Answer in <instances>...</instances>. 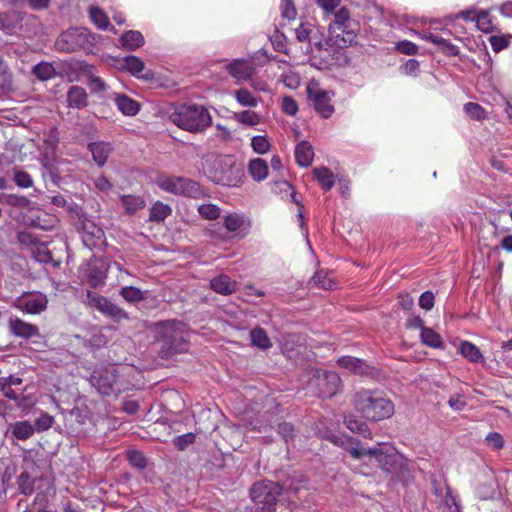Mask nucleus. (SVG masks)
I'll list each match as a JSON object with an SVG mask.
<instances>
[{"instance_id": "1", "label": "nucleus", "mask_w": 512, "mask_h": 512, "mask_svg": "<svg viewBox=\"0 0 512 512\" xmlns=\"http://www.w3.org/2000/svg\"><path fill=\"white\" fill-rule=\"evenodd\" d=\"M331 442L343 447L354 459H367L365 464L381 468L383 471L391 473L399 465V456L392 449L379 445L373 448H364L360 442L354 438L341 440L338 436H331Z\"/></svg>"}, {"instance_id": "2", "label": "nucleus", "mask_w": 512, "mask_h": 512, "mask_svg": "<svg viewBox=\"0 0 512 512\" xmlns=\"http://www.w3.org/2000/svg\"><path fill=\"white\" fill-rule=\"evenodd\" d=\"M154 342L158 346V356L165 360L185 353L189 349L185 326L181 321L174 319L155 324Z\"/></svg>"}, {"instance_id": "3", "label": "nucleus", "mask_w": 512, "mask_h": 512, "mask_svg": "<svg viewBox=\"0 0 512 512\" xmlns=\"http://www.w3.org/2000/svg\"><path fill=\"white\" fill-rule=\"evenodd\" d=\"M353 405L363 418L378 422L394 414V404L380 390L361 389L354 394Z\"/></svg>"}, {"instance_id": "4", "label": "nucleus", "mask_w": 512, "mask_h": 512, "mask_svg": "<svg viewBox=\"0 0 512 512\" xmlns=\"http://www.w3.org/2000/svg\"><path fill=\"white\" fill-rule=\"evenodd\" d=\"M205 173L214 183L237 187L244 177V169L232 155H215L205 162Z\"/></svg>"}, {"instance_id": "5", "label": "nucleus", "mask_w": 512, "mask_h": 512, "mask_svg": "<svg viewBox=\"0 0 512 512\" xmlns=\"http://www.w3.org/2000/svg\"><path fill=\"white\" fill-rule=\"evenodd\" d=\"M170 119L179 128L192 133L202 132L212 124L209 111L198 104L180 105L171 114Z\"/></svg>"}, {"instance_id": "6", "label": "nucleus", "mask_w": 512, "mask_h": 512, "mask_svg": "<svg viewBox=\"0 0 512 512\" xmlns=\"http://www.w3.org/2000/svg\"><path fill=\"white\" fill-rule=\"evenodd\" d=\"M280 495V488L274 481L257 482L250 489L256 512H274Z\"/></svg>"}, {"instance_id": "7", "label": "nucleus", "mask_w": 512, "mask_h": 512, "mask_svg": "<svg viewBox=\"0 0 512 512\" xmlns=\"http://www.w3.org/2000/svg\"><path fill=\"white\" fill-rule=\"evenodd\" d=\"M95 37L86 28H70L62 32L55 47L59 52L73 53L94 43Z\"/></svg>"}, {"instance_id": "8", "label": "nucleus", "mask_w": 512, "mask_h": 512, "mask_svg": "<svg viewBox=\"0 0 512 512\" xmlns=\"http://www.w3.org/2000/svg\"><path fill=\"white\" fill-rule=\"evenodd\" d=\"M37 17L24 11L11 9L0 12V31L14 35L18 31L27 32V27L35 25Z\"/></svg>"}, {"instance_id": "9", "label": "nucleus", "mask_w": 512, "mask_h": 512, "mask_svg": "<svg viewBox=\"0 0 512 512\" xmlns=\"http://www.w3.org/2000/svg\"><path fill=\"white\" fill-rule=\"evenodd\" d=\"M86 302L87 304L97 309L104 316L111 318L114 322H121L124 320H129V314L120 306L110 301L105 296L94 293L90 290L86 293Z\"/></svg>"}, {"instance_id": "10", "label": "nucleus", "mask_w": 512, "mask_h": 512, "mask_svg": "<svg viewBox=\"0 0 512 512\" xmlns=\"http://www.w3.org/2000/svg\"><path fill=\"white\" fill-rule=\"evenodd\" d=\"M280 488V494L286 495L289 499L296 497L300 499L302 490L307 489V479L299 471H291L278 478L275 482Z\"/></svg>"}, {"instance_id": "11", "label": "nucleus", "mask_w": 512, "mask_h": 512, "mask_svg": "<svg viewBox=\"0 0 512 512\" xmlns=\"http://www.w3.org/2000/svg\"><path fill=\"white\" fill-rule=\"evenodd\" d=\"M312 383L316 386L320 397L331 398L339 392L341 379L336 372L317 371L312 379Z\"/></svg>"}, {"instance_id": "12", "label": "nucleus", "mask_w": 512, "mask_h": 512, "mask_svg": "<svg viewBox=\"0 0 512 512\" xmlns=\"http://www.w3.org/2000/svg\"><path fill=\"white\" fill-rule=\"evenodd\" d=\"M337 364L345 368L356 375L366 376L369 378H376L379 374V370L367 364L364 360L352 357V356H342L338 358Z\"/></svg>"}, {"instance_id": "13", "label": "nucleus", "mask_w": 512, "mask_h": 512, "mask_svg": "<svg viewBox=\"0 0 512 512\" xmlns=\"http://www.w3.org/2000/svg\"><path fill=\"white\" fill-rule=\"evenodd\" d=\"M40 166H41V175L46 182L50 180L51 183L60 187L62 183V169L60 167V161L57 157H52L50 155H40Z\"/></svg>"}, {"instance_id": "14", "label": "nucleus", "mask_w": 512, "mask_h": 512, "mask_svg": "<svg viewBox=\"0 0 512 512\" xmlns=\"http://www.w3.org/2000/svg\"><path fill=\"white\" fill-rule=\"evenodd\" d=\"M308 98L312 101L315 111L323 118H329L334 113V106L328 92L322 89L307 88Z\"/></svg>"}, {"instance_id": "15", "label": "nucleus", "mask_w": 512, "mask_h": 512, "mask_svg": "<svg viewBox=\"0 0 512 512\" xmlns=\"http://www.w3.org/2000/svg\"><path fill=\"white\" fill-rule=\"evenodd\" d=\"M227 72L237 80V83L246 81L255 72L253 64L244 59H235L226 65Z\"/></svg>"}, {"instance_id": "16", "label": "nucleus", "mask_w": 512, "mask_h": 512, "mask_svg": "<svg viewBox=\"0 0 512 512\" xmlns=\"http://www.w3.org/2000/svg\"><path fill=\"white\" fill-rule=\"evenodd\" d=\"M8 326L10 333L19 338L29 339L39 335L38 326L27 323L18 317H10Z\"/></svg>"}, {"instance_id": "17", "label": "nucleus", "mask_w": 512, "mask_h": 512, "mask_svg": "<svg viewBox=\"0 0 512 512\" xmlns=\"http://www.w3.org/2000/svg\"><path fill=\"white\" fill-rule=\"evenodd\" d=\"M90 384L102 394L109 396L113 393L115 376L108 371H95L90 376Z\"/></svg>"}, {"instance_id": "18", "label": "nucleus", "mask_w": 512, "mask_h": 512, "mask_svg": "<svg viewBox=\"0 0 512 512\" xmlns=\"http://www.w3.org/2000/svg\"><path fill=\"white\" fill-rule=\"evenodd\" d=\"M353 26H355L354 22L353 24L340 26L341 28L338 31L339 36L336 38L329 34L325 44L329 47L336 46L338 48L350 46L356 38L355 28Z\"/></svg>"}, {"instance_id": "19", "label": "nucleus", "mask_w": 512, "mask_h": 512, "mask_svg": "<svg viewBox=\"0 0 512 512\" xmlns=\"http://www.w3.org/2000/svg\"><path fill=\"white\" fill-rule=\"evenodd\" d=\"M223 226L228 232L237 233L244 237L249 230L245 217L238 213H229L223 218Z\"/></svg>"}, {"instance_id": "20", "label": "nucleus", "mask_w": 512, "mask_h": 512, "mask_svg": "<svg viewBox=\"0 0 512 512\" xmlns=\"http://www.w3.org/2000/svg\"><path fill=\"white\" fill-rule=\"evenodd\" d=\"M66 101L69 108L80 110L87 107L88 94L83 87L73 85L67 91Z\"/></svg>"}, {"instance_id": "21", "label": "nucleus", "mask_w": 512, "mask_h": 512, "mask_svg": "<svg viewBox=\"0 0 512 512\" xmlns=\"http://www.w3.org/2000/svg\"><path fill=\"white\" fill-rule=\"evenodd\" d=\"M145 68L144 62L136 56H126L122 59L121 69L128 71L135 77H142L143 79H152L153 73L147 71L144 75H140Z\"/></svg>"}, {"instance_id": "22", "label": "nucleus", "mask_w": 512, "mask_h": 512, "mask_svg": "<svg viewBox=\"0 0 512 512\" xmlns=\"http://www.w3.org/2000/svg\"><path fill=\"white\" fill-rule=\"evenodd\" d=\"M210 288L218 294L230 295L237 290V283L228 275L220 274L210 280Z\"/></svg>"}, {"instance_id": "23", "label": "nucleus", "mask_w": 512, "mask_h": 512, "mask_svg": "<svg viewBox=\"0 0 512 512\" xmlns=\"http://www.w3.org/2000/svg\"><path fill=\"white\" fill-rule=\"evenodd\" d=\"M119 42L122 48L135 51L144 45L145 39L141 32L128 30L121 35Z\"/></svg>"}, {"instance_id": "24", "label": "nucleus", "mask_w": 512, "mask_h": 512, "mask_svg": "<svg viewBox=\"0 0 512 512\" xmlns=\"http://www.w3.org/2000/svg\"><path fill=\"white\" fill-rule=\"evenodd\" d=\"M88 149L92 154L93 160L100 167L106 163L112 151L111 145L103 141L89 143Z\"/></svg>"}, {"instance_id": "25", "label": "nucleus", "mask_w": 512, "mask_h": 512, "mask_svg": "<svg viewBox=\"0 0 512 512\" xmlns=\"http://www.w3.org/2000/svg\"><path fill=\"white\" fill-rule=\"evenodd\" d=\"M334 14V21L329 24L328 32L333 37L339 36L340 26L353 24V20L350 17V11L346 7H341Z\"/></svg>"}, {"instance_id": "26", "label": "nucleus", "mask_w": 512, "mask_h": 512, "mask_svg": "<svg viewBox=\"0 0 512 512\" xmlns=\"http://www.w3.org/2000/svg\"><path fill=\"white\" fill-rule=\"evenodd\" d=\"M81 229L84 233L83 241L87 246H95L96 240H101L104 236L102 228L91 221H86V219L82 221Z\"/></svg>"}, {"instance_id": "27", "label": "nucleus", "mask_w": 512, "mask_h": 512, "mask_svg": "<svg viewBox=\"0 0 512 512\" xmlns=\"http://www.w3.org/2000/svg\"><path fill=\"white\" fill-rule=\"evenodd\" d=\"M314 157L313 147L308 141H301L295 148V159L296 162L302 167H308L311 165Z\"/></svg>"}, {"instance_id": "28", "label": "nucleus", "mask_w": 512, "mask_h": 512, "mask_svg": "<svg viewBox=\"0 0 512 512\" xmlns=\"http://www.w3.org/2000/svg\"><path fill=\"white\" fill-rule=\"evenodd\" d=\"M115 103L117 108L126 116H134L140 109V104L125 94H118Z\"/></svg>"}, {"instance_id": "29", "label": "nucleus", "mask_w": 512, "mask_h": 512, "mask_svg": "<svg viewBox=\"0 0 512 512\" xmlns=\"http://www.w3.org/2000/svg\"><path fill=\"white\" fill-rule=\"evenodd\" d=\"M458 350L464 358L472 363L484 362V357L479 348L469 341H462Z\"/></svg>"}, {"instance_id": "30", "label": "nucleus", "mask_w": 512, "mask_h": 512, "mask_svg": "<svg viewBox=\"0 0 512 512\" xmlns=\"http://www.w3.org/2000/svg\"><path fill=\"white\" fill-rule=\"evenodd\" d=\"M47 299L40 295L33 298L24 300L20 306V309L29 314H39L46 310Z\"/></svg>"}, {"instance_id": "31", "label": "nucleus", "mask_w": 512, "mask_h": 512, "mask_svg": "<svg viewBox=\"0 0 512 512\" xmlns=\"http://www.w3.org/2000/svg\"><path fill=\"white\" fill-rule=\"evenodd\" d=\"M248 172L251 177L259 182L268 176V165L264 159H252L248 164Z\"/></svg>"}, {"instance_id": "32", "label": "nucleus", "mask_w": 512, "mask_h": 512, "mask_svg": "<svg viewBox=\"0 0 512 512\" xmlns=\"http://www.w3.org/2000/svg\"><path fill=\"white\" fill-rule=\"evenodd\" d=\"M250 340L253 346L261 350H267L272 347V342L262 327H255L250 331Z\"/></svg>"}, {"instance_id": "33", "label": "nucleus", "mask_w": 512, "mask_h": 512, "mask_svg": "<svg viewBox=\"0 0 512 512\" xmlns=\"http://www.w3.org/2000/svg\"><path fill=\"white\" fill-rule=\"evenodd\" d=\"M315 179L325 191H329L335 184L334 174L325 166L313 170Z\"/></svg>"}, {"instance_id": "34", "label": "nucleus", "mask_w": 512, "mask_h": 512, "mask_svg": "<svg viewBox=\"0 0 512 512\" xmlns=\"http://www.w3.org/2000/svg\"><path fill=\"white\" fill-rule=\"evenodd\" d=\"M34 426L29 421H17L12 425V435L18 440L25 441L33 436Z\"/></svg>"}, {"instance_id": "35", "label": "nucleus", "mask_w": 512, "mask_h": 512, "mask_svg": "<svg viewBox=\"0 0 512 512\" xmlns=\"http://www.w3.org/2000/svg\"><path fill=\"white\" fill-rule=\"evenodd\" d=\"M32 74L40 81H47L56 76V70L51 63L40 62L33 66Z\"/></svg>"}, {"instance_id": "36", "label": "nucleus", "mask_w": 512, "mask_h": 512, "mask_svg": "<svg viewBox=\"0 0 512 512\" xmlns=\"http://www.w3.org/2000/svg\"><path fill=\"white\" fill-rule=\"evenodd\" d=\"M119 294L131 304H137L146 299L147 291H142L134 286H125L122 287Z\"/></svg>"}, {"instance_id": "37", "label": "nucleus", "mask_w": 512, "mask_h": 512, "mask_svg": "<svg viewBox=\"0 0 512 512\" xmlns=\"http://www.w3.org/2000/svg\"><path fill=\"white\" fill-rule=\"evenodd\" d=\"M476 25L483 33H492L498 31V27L494 24L488 10H479L476 17Z\"/></svg>"}, {"instance_id": "38", "label": "nucleus", "mask_w": 512, "mask_h": 512, "mask_svg": "<svg viewBox=\"0 0 512 512\" xmlns=\"http://www.w3.org/2000/svg\"><path fill=\"white\" fill-rule=\"evenodd\" d=\"M420 338L423 344L432 348H443V341L437 332L428 327H422Z\"/></svg>"}, {"instance_id": "39", "label": "nucleus", "mask_w": 512, "mask_h": 512, "mask_svg": "<svg viewBox=\"0 0 512 512\" xmlns=\"http://www.w3.org/2000/svg\"><path fill=\"white\" fill-rule=\"evenodd\" d=\"M171 213L172 209L169 205L158 201L150 209L149 220L152 222L160 223L164 221Z\"/></svg>"}, {"instance_id": "40", "label": "nucleus", "mask_w": 512, "mask_h": 512, "mask_svg": "<svg viewBox=\"0 0 512 512\" xmlns=\"http://www.w3.org/2000/svg\"><path fill=\"white\" fill-rule=\"evenodd\" d=\"M121 202L126 210V213L130 215L145 207V201L139 196L123 195L121 197Z\"/></svg>"}, {"instance_id": "41", "label": "nucleus", "mask_w": 512, "mask_h": 512, "mask_svg": "<svg viewBox=\"0 0 512 512\" xmlns=\"http://www.w3.org/2000/svg\"><path fill=\"white\" fill-rule=\"evenodd\" d=\"M181 195L198 199L204 195L200 184L194 180L184 178Z\"/></svg>"}, {"instance_id": "42", "label": "nucleus", "mask_w": 512, "mask_h": 512, "mask_svg": "<svg viewBox=\"0 0 512 512\" xmlns=\"http://www.w3.org/2000/svg\"><path fill=\"white\" fill-rule=\"evenodd\" d=\"M183 177H167L159 182V187L167 192L181 195Z\"/></svg>"}, {"instance_id": "43", "label": "nucleus", "mask_w": 512, "mask_h": 512, "mask_svg": "<svg viewBox=\"0 0 512 512\" xmlns=\"http://www.w3.org/2000/svg\"><path fill=\"white\" fill-rule=\"evenodd\" d=\"M59 138L57 135L56 128L50 130L49 135L43 141L44 152L41 155H50L56 157V151L58 148Z\"/></svg>"}, {"instance_id": "44", "label": "nucleus", "mask_w": 512, "mask_h": 512, "mask_svg": "<svg viewBox=\"0 0 512 512\" xmlns=\"http://www.w3.org/2000/svg\"><path fill=\"white\" fill-rule=\"evenodd\" d=\"M106 273L100 267L92 266L87 273V281L92 288H97L105 284Z\"/></svg>"}, {"instance_id": "45", "label": "nucleus", "mask_w": 512, "mask_h": 512, "mask_svg": "<svg viewBox=\"0 0 512 512\" xmlns=\"http://www.w3.org/2000/svg\"><path fill=\"white\" fill-rule=\"evenodd\" d=\"M90 18L92 22L101 30H106L110 26L108 16L98 7H91L89 9Z\"/></svg>"}, {"instance_id": "46", "label": "nucleus", "mask_w": 512, "mask_h": 512, "mask_svg": "<svg viewBox=\"0 0 512 512\" xmlns=\"http://www.w3.org/2000/svg\"><path fill=\"white\" fill-rule=\"evenodd\" d=\"M0 200L7 205L17 208H26L31 204L28 197L16 194H2Z\"/></svg>"}, {"instance_id": "47", "label": "nucleus", "mask_w": 512, "mask_h": 512, "mask_svg": "<svg viewBox=\"0 0 512 512\" xmlns=\"http://www.w3.org/2000/svg\"><path fill=\"white\" fill-rule=\"evenodd\" d=\"M234 96L237 100V102L245 107H256L257 106V99L253 96V94L245 89L241 88L234 92Z\"/></svg>"}, {"instance_id": "48", "label": "nucleus", "mask_w": 512, "mask_h": 512, "mask_svg": "<svg viewBox=\"0 0 512 512\" xmlns=\"http://www.w3.org/2000/svg\"><path fill=\"white\" fill-rule=\"evenodd\" d=\"M127 460L132 467L139 470L145 469L148 463L146 456L138 450L127 451Z\"/></svg>"}, {"instance_id": "49", "label": "nucleus", "mask_w": 512, "mask_h": 512, "mask_svg": "<svg viewBox=\"0 0 512 512\" xmlns=\"http://www.w3.org/2000/svg\"><path fill=\"white\" fill-rule=\"evenodd\" d=\"M310 284L323 290H330L334 285L333 281L327 278V274L322 270L316 271L310 280Z\"/></svg>"}, {"instance_id": "50", "label": "nucleus", "mask_w": 512, "mask_h": 512, "mask_svg": "<svg viewBox=\"0 0 512 512\" xmlns=\"http://www.w3.org/2000/svg\"><path fill=\"white\" fill-rule=\"evenodd\" d=\"M13 180L19 188H30L33 186V179L31 175L18 168L13 169Z\"/></svg>"}, {"instance_id": "51", "label": "nucleus", "mask_w": 512, "mask_h": 512, "mask_svg": "<svg viewBox=\"0 0 512 512\" xmlns=\"http://www.w3.org/2000/svg\"><path fill=\"white\" fill-rule=\"evenodd\" d=\"M34 480L33 478L27 473L22 472L18 477V489L19 491L24 495H30L34 491Z\"/></svg>"}, {"instance_id": "52", "label": "nucleus", "mask_w": 512, "mask_h": 512, "mask_svg": "<svg viewBox=\"0 0 512 512\" xmlns=\"http://www.w3.org/2000/svg\"><path fill=\"white\" fill-rule=\"evenodd\" d=\"M234 117L239 123L247 126H255L260 122L259 115L256 112L250 110L236 113Z\"/></svg>"}, {"instance_id": "53", "label": "nucleus", "mask_w": 512, "mask_h": 512, "mask_svg": "<svg viewBox=\"0 0 512 512\" xmlns=\"http://www.w3.org/2000/svg\"><path fill=\"white\" fill-rule=\"evenodd\" d=\"M512 35H492L489 37V43L495 53H499L503 49L507 48L510 44L509 39Z\"/></svg>"}, {"instance_id": "54", "label": "nucleus", "mask_w": 512, "mask_h": 512, "mask_svg": "<svg viewBox=\"0 0 512 512\" xmlns=\"http://www.w3.org/2000/svg\"><path fill=\"white\" fill-rule=\"evenodd\" d=\"M464 111L473 120L480 121L485 118V110L478 103H474V102L466 103L464 105Z\"/></svg>"}, {"instance_id": "55", "label": "nucleus", "mask_w": 512, "mask_h": 512, "mask_svg": "<svg viewBox=\"0 0 512 512\" xmlns=\"http://www.w3.org/2000/svg\"><path fill=\"white\" fill-rule=\"evenodd\" d=\"M198 212L208 220H214L220 216V208L214 204H202L199 206Z\"/></svg>"}, {"instance_id": "56", "label": "nucleus", "mask_w": 512, "mask_h": 512, "mask_svg": "<svg viewBox=\"0 0 512 512\" xmlns=\"http://www.w3.org/2000/svg\"><path fill=\"white\" fill-rule=\"evenodd\" d=\"M54 418L48 413H42L34 422V429L37 432H43L52 427Z\"/></svg>"}, {"instance_id": "57", "label": "nucleus", "mask_w": 512, "mask_h": 512, "mask_svg": "<svg viewBox=\"0 0 512 512\" xmlns=\"http://www.w3.org/2000/svg\"><path fill=\"white\" fill-rule=\"evenodd\" d=\"M196 436L194 433H186L179 435L173 439V445L179 450L184 451L189 445L195 442Z\"/></svg>"}, {"instance_id": "58", "label": "nucleus", "mask_w": 512, "mask_h": 512, "mask_svg": "<svg viewBox=\"0 0 512 512\" xmlns=\"http://www.w3.org/2000/svg\"><path fill=\"white\" fill-rule=\"evenodd\" d=\"M313 32V26L309 23H301L298 28L295 29L296 39L299 42L311 43V34Z\"/></svg>"}, {"instance_id": "59", "label": "nucleus", "mask_w": 512, "mask_h": 512, "mask_svg": "<svg viewBox=\"0 0 512 512\" xmlns=\"http://www.w3.org/2000/svg\"><path fill=\"white\" fill-rule=\"evenodd\" d=\"M251 146L256 153L265 154L270 148V143L265 136L258 135L252 138Z\"/></svg>"}, {"instance_id": "60", "label": "nucleus", "mask_w": 512, "mask_h": 512, "mask_svg": "<svg viewBox=\"0 0 512 512\" xmlns=\"http://www.w3.org/2000/svg\"><path fill=\"white\" fill-rule=\"evenodd\" d=\"M345 424L346 427L352 432L360 433L366 436L365 432H367L368 427L364 421L357 420L354 417H348L345 418Z\"/></svg>"}, {"instance_id": "61", "label": "nucleus", "mask_w": 512, "mask_h": 512, "mask_svg": "<svg viewBox=\"0 0 512 512\" xmlns=\"http://www.w3.org/2000/svg\"><path fill=\"white\" fill-rule=\"evenodd\" d=\"M281 16L288 20L295 19L297 11L293 0H281L280 4Z\"/></svg>"}, {"instance_id": "62", "label": "nucleus", "mask_w": 512, "mask_h": 512, "mask_svg": "<svg viewBox=\"0 0 512 512\" xmlns=\"http://www.w3.org/2000/svg\"><path fill=\"white\" fill-rule=\"evenodd\" d=\"M396 50L405 55H416L418 46L411 41L403 40L396 44Z\"/></svg>"}, {"instance_id": "63", "label": "nucleus", "mask_w": 512, "mask_h": 512, "mask_svg": "<svg viewBox=\"0 0 512 512\" xmlns=\"http://www.w3.org/2000/svg\"><path fill=\"white\" fill-rule=\"evenodd\" d=\"M88 85L92 93H99L107 90L104 80L98 76L91 75L88 79Z\"/></svg>"}, {"instance_id": "64", "label": "nucleus", "mask_w": 512, "mask_h": 512, "mask_svg": "<svg viewBox=\"0 0 512 512\" xmlns=\"http://www.w3.org/2000/svg\"><path fill=\"white\" fill-rule=\"evenodd\" d=\"M277 431L286 442H288L289 440H292L295 436L294 426L289 422L279 423L278 427H277Z\"/></svg>"}]
</instances>
